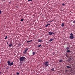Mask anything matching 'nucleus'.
Listing matches in <instances>:
<instances>
[{
  "label": "nucleus",
  "instance_id": "obj_33",
  "mask_svg": "<svg viewBox=\"0 0 75 75\" xmlns=\"http://www.w3.org/2000/svg\"><path fill=\"white\" fill-rule=\"evenodd\" d=\"M7 44H8V42H7Z\"/></svg>",
  "mask_w": 75,
  "mask_h": 75
},
{
  "label": "nucleus",
  "instance_id": "obj_10",
  "mask_svg": "<svg viewBox=\"0 0 75 75\" xmlns=\"http://www.w3.org/2000/svg\"><path fill=\"white\" fill-rule=\"evenodd\" d=\"M12 43H10L9 46V47H11L12 46Z\"/></svg>",
  "mask_w": 75,
  "mask_h": 75
},
{
  "label": "nucleus",
  "instance_id": "obj_18",
  "mask_svg": "<svg viewBox=\"0 0 75 75\" xmlns=\"http://www.w3.org/2000/svg\"><path fill=\"white\" fill-rule=\"evenodd\" d=\"M63 61V60H61L59 61V62H62Z\"/></svg>",
  "mask_w": 75,
  "mask_h": 75
},
{
  "label": "nucleus",
  "instance_id": "obj_36",
  "mask_svg": "<svg viewBox=\"0 0 75 75\" xmlns=\"http://www.w3.org/2000/svg\"><path fill=\"white\" fill-rule=\"evenodd\" d=\"M48 22H47V23H48Z\"/></svg>",
  "mask_w": 75,
  "mask_h": 75
},
{
  "label": "nucleus",
  "instance_id": "obj_31",
  "mask_svg": "<svg viewBox=\"0 0 75 75\" xmlns=\"http://www.w3.org/2000/svg\"><path fill=\"white\" fill-rule=\"evenodd\" d=\"M54 21L53 20H52V21H50L51 22H52V21Z\"/></svg>",
  "mask_w": 75,
  "mask_h": 75
},
{
  "label": "nucleus",
  "instance_id": "obj_28",
  "mask_svg": "<svg viewBox=\"0 0 75 75\" xmlns=\"http://www.w3.org/2000/svg\"><path fill=\"white\" fill-rule=\"evenodd\" d=\"M66 56L67 57H68V55L67 54H66Z\"/></svg>",
  "mask_w": 75,
  "mask_h": 75
},
{
  "label": "nucleus",
  "instance_id": "obj_24",
  "mask_svg": "<svg viewBox=\"0 0 75 75\" xmlns=\"http://www.w3.org/2000/svg\"><path fill=\"white\" fill-rule=\"evenodd\" d=\"M72 22L74 23V24H75V21H73Z\"/></svg>",
  "mask_w": 75,
  "mask_h": 75
},
{
  "label": "nucleus",
  "instance_id": "obj_14",
  "mask_svg": "<svg viewBox=\"0 0 75 75\" xmlns=\"http://www.w3.org/2000/svg\"><path fill=\"white\" fill-rule=\"evenodd\" d=\"M66 67H67V68H71V67H69V66H67Z\"/></svg>",
  "mask_w": 75,
  "mask_h": 75
},
{
  "label": "nucleus",
  "instance_id": "obj_1",
  "mask_svg": "<svg viewBox=\"0 0 75 75\" xmlns=\"http://www.w3.org/2000/svg\"><path fill=\"white\" fill-rule=\"evenodd\" d=\"M25 58L24 56H22L21 57H20L19 58V60L20 62H23L25 61Z\"/></svg>",
  "mask_w": 75,
  "mask_h": 75
},
{
  "label": "nucleus",
  "instance_id": "obj_32",
  "mask_svg": "<svg viewBox=\"0 0 75 75\" xmlns=\"http://www.w3.org/2000/svg\"><path fill=\"white\" fill-rule=\"evenodd\" d=\"M1 11H0V14H1Z\"/></svg>",
  "mask_w": 75,
  "mask_h": 75
},
{
  "label": "nucleus",
  "instance_id": "obj_34",
  "mask_svg": "<svg viewBox=\"0 0 75 75\" xmlns=\"http://www.w3.org/2000/svg\"><path fill=\"white\" fill-rule=\"evenodd\" d=\"M8 69V68H6V69Z\"/></svg>",
  "mask_w": 75,
  "mask_h": 75
},
{
  "label": "nucleus",
  "instance_id": "obj_21",
  "mask_svg": "<svg viewBox=\"0 0 75 75\" xmlns=\"http://www.w3.org/2000/svg\"><path fill=\"white\" fill-rule=\"evenodd\" d=\"M24 20V19H21V20L20 21H23Z\"/></svg>",
  "mask_w": 75,
  "mask_h": 75
},
{
  "label": "nucleus",
  "instance_id": "obj_5",
  "mask_svg": "<svg viewBox=\"0 0 75 75\" xmlns=\"http://www.w3.org/2000/svg\"><path fill=\"white\" fill-rule=\"evenodd\" d=\"M74 37L73 36H70L69 38L71 40H72L73 39V38H74Z\"/></svg>",
  "mask_w": 75,
  "mask_h": 75
},
{
  "label": "nucleus",
  "instance_id": "obj_12",
  "mask_svg": "<svg viewBox=\"0 0 75 75\" xmlns=\"http://www.w3.org/2000/svg\"><path fill=\"white\" fill-rule=\"evenodd\" d=\"M64 24L63 23H62V24H61L62 27H64Z\"/></svg>",
  "mask_w": 75,
  "mask_h": 75
},
{
  "label": "nucleus",
  "instance_id": "obj_23",
  "mask_svg": "<svg viewBox=\"0 0 75 75\" xmlns=\"http://www.w3.org/2000/svg\"><path fill=\"white\" fill-rule=\"evenodd\" d=\"M32 0H28V2H30V1H32Z\"/></svg>",
  "mask_w": 75,
  "mask_h": 75
},
{
  "label": "nucleus",
  "instance_id": "obj_2",
  "mask_svg": "<svg viewBox=\"0 0 75 75\" xmlns=\"http://www.w3.org/2000/svg\"><path fill=\"white\" fill-rule=\"evenodd\" d=\"M49 61H46L45 62H44L43 63V65H45L46 67H48L49 66Z\"/></svg>",
  "mask_w": 75,
  "mask_h": 75
},
{
  "label": "nucleus",
  "instance_id": "obj_17",
  "mask_svg": "<svg viewBox=\"0 0 75 75\" xmlns=\"http://www.w3.org/2000/svg\"><path fill=\"white\" fill-rule=\"evenodd\" d=\"M51 70H52V71H54V69L53 68L52 69H51Z\"/></svg>",
  "mask_w": 75,
  "mask_h": 75
},
{
  "label": "nucleus",
  "instance_id": "obj_19",
  "mask_svg": "<svg viewBox=\"0 0 75 75\" xmlns=\"http://www.w3.org/2000/svg\"><path fill=\"white\" fill-rule=\"evenodd\" d=\"M73 33H70V36H73Z\"/></svg>",
  "mask_w": 75,
  "mask_h": 75
},
{
  "label": "nucleus",
  "instance_id": "obj_27",
  "mask_svg": "<svg viewBox=\"0 0 75 75\" xmlns=\"http://www.w3.org/2000/svg\"><path fill=\"white\" fill-rule=\"evenodd\" d=\"M7 38V36H6V37H5V39H6Z\"/></svg>",
  "mask_w": 75,
  "mask_h": 75
},
{
  "label": "nucleus",
  "instance_id": "obj_25",
  "mask_svg": "<svg viewBox=\"0 0 75 75\" xmlns=\"http://www.w3.org/2000/svg\"><path fill=\"white\" fill-rule=\"evenodd\" d=\"M52 34H55V33H53L52 32Z\"/></svg>",
  "mask_w": 75,
  "mask_h": 75
},
{
  "label": "nucleus",
  "instance_id": "obj_8",
  "mask_svg": "<svg viewBox=\"0 0 75 75\" xmlns=\"http://www.w3.org/2000/svg\"><path fill=\"white\" fill-rule=\"evenodd\" d=\"M42 40H41L40 39H38V42H42Z\"/></svg>",
  "mask_w": 75,
  "mask_h": 75
},
{
  "label": "nucleus",
  "instance_id": "obj_20",
  "mask_svg": "<svg viewBox=\"0 0 75 75\" xmlns=\"http://www.w3.org/2000/svg\"><path fill=\"white\" fill-rule=\"evenodd\" d=\"M41 46V45H39L38 46V47H40Z\"/></svg>",
  "mask_w": 75,
  "mask_h": 75
},
{
  "label": "nucleus",
  "instance_id": "obj_6",
  "mask_svg": "<svg viewBox=\"0 0 75 75\" xmlns=\"http://www.w3.org/2000/svg\"><path fill=\"white\" fill-rule=\"evenodd\" d=\"M72 58H69L68 60V62H70L72 60Z\"/></svg>",
  "mask_w": 75,
  "mask_h": 75
},
{
  "label": "nucleus",
  "instance_id": "obj_11",
  "mask_svg": "<svg viewBox=\"0 0 75 75\" xmlns=\"http://www.w3.org/2000/svg\"><path fill=\"white\" fill-rule=\"evenodd\" d=\"M33 40H30V41H27V43H29V42H31Z\"/></svg>",
  "mask_w": 75,
  "mask_h": 75
},
{
  "label": "nucleus",
  "instance_id": "obj_16",
  "mask_svg": "<svg viewBox=\"0 0 75 75\" xmlns=\"http://www.w3.org/2000/svg\"><path fill=\"white\" fill-rule=\"evenodd\" d=\"M69 48H69V47H67V48H66V49L67 50H69Z\"/></svg>",
  "mask_w": 75,
  "mask_h": 75
},
{
  "label": "nucleus",
  "instance_id": "obj_7",
  "mask_svg": "<svg viewBox=\"0 0 75 75\" xmlns=\"http://www.w3.org/2000/svg\"><path fill=\"white\" fill-rule=\"evenodd\" d=\"M48 33V34H49V35H52V32H49Z\"/></svg>",
  "mask_w": 75,
  "mask_h": 75
},
{
  "label": "nucleus",
  "instance_id": "obj_30",
  "mask_svg": "<svg viewBox=\"0 0 75 75\" xmlns=\"http://www.w3.org/2000/svg\"><path fill=\"white\" fill-rule=\"evenodd\" d=\"M47 25H50V24H47Z\"/></svg>",
  "mask_w": 75,
  "mask_h": 75
},
{
  "label": "nucleus",
  "instance_id": "obj_9",
  "mask_svg": "<svg viewBox=\"0 0 75 75\" xmlns=\"http://www.w3.org/2000/svg\"><path fill=\"white\" fill-rule=\"evenodd\" d=\"M54 39H51L50 40H49V42H51L52 41L54 40Z\"/></svg>",
  "mask_w": 75,
  "mask_h": 75
},
{
  "label": "nucleus",
  "instance_id": "obj_4",
  "mask_svg": "<svg viewBox=\"0 0 75 75\" xmlns=\"http://www.w3.org/2000/svg\"><path fill=\"white\" fill-rule=\"evenodd\" d=\"M29 49L28 48H26L24 51V52H23V54H25V53H26L27 51V50H28Z\"/></svg>",
  "mask_w": 75,
  "mask_h": 75
},
{
  "label": "nucleus",
  "instance_id": "obj_26",
  "mask_svg": "<svg viewBox=\"0 0 75 75\" xmlns=\"http://www.w3.org/2000/svg\"><path fill=\"white\" fill-rule=\"evenodd\" d=\"M48 26V24H47L46 25H45V27H47Z\"/></svg>",
  "mask_w": 75,
  "mask_h": 75
},
{
  "label": "nucleus",
  "instance_id": "obj_13",
  "mask_svg": "<svg viewBox=\"0 0 75 75\" xmlns=\"http://www.w3.org/2000/svg\"><path fill=\"white\" fill-rule=\"evenodd\" d=\"M71 50H67L66 51V52H71Z\"/></svg>",
  "mask_w": 75,
  "mask_h": 75
},
{
  "label": "nucleus",
  "instance_id": "obj_29",
  "mask_svg": "<svg viewBox=\"0 0 75 75\" xmlns=\"http://www.w3.org/2000/svg\"><path fill=\"white\" fill-rule=\"evenodd\" d=\"M65 5V4H64V3H63V4H62V5H63V6H64Z\"/></svg>",
  "mask_w": 75,
  "mask_h": 75
},
{
  "label": "nucleus",
  "instance_id": "obj_3",
  "mask_svg": "<svg viewBox=\"0 0 75 75\" xmlns=\"http://www.w3.org/2000/svg\"><path fill=\"white\" fill-rule=\"evenodd\" d=\"M7 63L8 64V65L10 66H11L13 65L14 64L13 62L11 63L10 61H8Z\"/></svg>",
  "mask_w": 75,
  "mask_h": 75
},
{
  "label": "nucleus",
  "instance_id": "obj_15",
  "mask_svg": "<svg viewBox=\"0 0 75 75\" xmlns=\"http://www.w3.org/2000/svg\"><path fill=\"white\" fill-rule=\"evenodd\" d=\"M32 54L33 55H34L35 54V52H33V53H32Z\"/></svg>",
  "mask_w": 75,
  "mask_h": 75
},
{
  "label": "nucleus",
  "instance_id": "obj_22",
  "mask_svg": "<svg viewBox=\"0 0 75 75\" xmlns=\"http://www.w3.org/2000/svg\"><path fill=\"white\" fill-rule=\"evenodd\" d=\"M19 72H17L16 73V75H19Z\"/></svg>",
  "mask_w": 75,
  "mask_h": 75
},
{
  "label": "nucleus",
  "instance_id": "obj_35",
  "mask_svg": "<svg viewBox=\"0 0 75 75\" xmlns=\"http://www.w3.org/2000/svg\"><path fill=\"white\" fill-rule=\"evenodd\" d=\"M51 22V21H49V22Z\"/></svg>",
  "mask_w": 75,
  "mask_h": 75
}]
</instances>
